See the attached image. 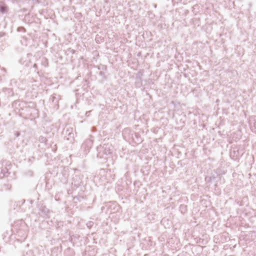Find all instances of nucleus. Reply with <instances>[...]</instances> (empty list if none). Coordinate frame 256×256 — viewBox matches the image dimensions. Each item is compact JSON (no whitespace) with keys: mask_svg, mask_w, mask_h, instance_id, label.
<instances>
[{"mask_svg":"<svg viewBox=\"0 0 256 256\" xmlns=\"http://www.w3.org/2000/svg\"><path fill=\"white\" fill-rule=\"evenodd\" d=\"M8 8L2 2L0 3V12L2 14H4L8 12Z\"/></svg>","mask_w":256,"mask_h":256,"instance_id":"1","label":"nucleus"},{"mask_svg":"<svg viewBox=\"0 0 256 256\" xmlns=\"http://www.w3.org/2000/svg\"><path fill=\"white\" fill-rule=\"evenodd\" d=\"M249 122L250 126H254L256 128V117L252 116L249 120Z\"/></svg>","mask_w":256,"mask_h":256,"instance_id":"2","label":"nucleus"},{"mask_svg":"<svg viewBox=\"0 0 256 256\" xmlns=\"http://www.w3.org/2000/svg\"><path fill=\"white\" fill-rule=\"evenodd\" d=\"M111 153H112V151L110 150V148H108L107 152H105V154H110Z\"/></svg>","mask_w":256,"mask_h":256,"instance_id":"3","label":"nucleus"},{"mask_svg":"<svg viewBox=\"0 0 256 256\" xmlns=\"http://www.w3.org/2000/svg\"><path fill=\"white\" fill-rule=\"evenodd\" d=\"M86 142H88L89 143H91V141L90 140H88Z\"/></svg>","mask_w":256,"mask_h":256,"instance_id":"4","label":"nucleus"},{"mask_svg":"<svg viewBox=\"0 0 256 256\" xmlns=\"http://www.w3.org/2000/svg\"><path fill=\"white\" fill-rule=\"evenodd\" d=\"M44 140V138H42V141H43V140Z\"/></svg>","mask_w":256,"mask_h":256,"instance_id":"5","label":"nucleus"},{"mask_svg":"<svg viewBox=\"0 0 256 256\" xmlns=\"http://www.w3.org/2000/svg\"><path fill=\"white\" fill-rule=\"evenodd\" d=\"M44 140V138H42V141H43V140Z\"/></svg>","mask_w":256,"mask_h":256,"instance_id":"6","label":"nucleus"},{"mask_svg":"<svg viewBox=\"0 0 256 256\" xmlns=\"http://www.w3.org/2000/svg\"><path fill=\"white\" fill-rule=\"evenodd\" d=\"M106 147H107V146H106L105 147V148H104V150H106V148H106Z\"/></svg>","mask_w":256,"mask_h":256,"instance_id":"7","label":"nucleus"}]
</instances>
